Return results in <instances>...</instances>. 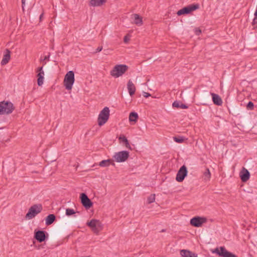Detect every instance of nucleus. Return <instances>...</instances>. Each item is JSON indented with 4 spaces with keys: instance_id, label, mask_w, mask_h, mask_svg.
<instances>
[{
    "instance_id": "10",
    "label": "nucleus",
    "mask_w": 257,
    "mask_h": 257,
    "mask_svg": "<svg viewBox=\"0 0 257 257\" xmlns=\"http://www.w3.org/2000/svg\"><path fill=\"white\" fill-rule=\"evenodd\" d=\"M37 77V84L39 86H42L44 83L45 72L43 66L38 67L36 70Z\"/></svg>"
},
{
    "instance_id": "24",
    "label": "nucleus",
    "mask_w": 257,
    "mask_h": 257,
    "mask_svg": "<svg viewBox=\"0 0 257 257\" xmlns=\"http://www.w3.org/2000/svg\"><path fill=\"white\" fill-rule=\"evenodd\" d=\"M110 164L114 165V163L110 159L104 160L99 163V166L101 167H108Z\"/></svg>"
},
{
    "instance_id": "7",
    "label": "nucleus",
    "mask_w": 257,
    "mask_h": 257,
    "mask_svg": "<svg viewBox=\"0 0 257 257\" xmlns=\"http://www.w3.org/2000/svg\"><path fill=\"white\" fill-rule=\"evenodd\" d=\"M42 210V206L41 204H35L32 206L26 215V218L31 219L34 218L37 214L41 212Z\"/></svg>"
},
{
    "instance_id": "20",
    "label": "nucleus",
    "mask_w": 257,
    "mask_h": 257,
    "mask_svg": "<svg viewBox=\"0 0 257 257\" xmlns=\"http://www.w3.org/2000/svg\"><path fill=\"white\" fill-rule=\"evenodd\" d=\"M211 95L212 97V100L213 103L217 105H221L222 104V100L221 97L217 94L211 93Z\"/></svg>"
},
{
    "instance_id": "16",
    "label": "nucleus",
    "mask_w": 257,
    "mask_h": 257,
    "mask_svg": "<svg viewBox=\"0 0 257 257\" xmlns=\"http://www.w3.org/2000/svg\"><path fill=\"white\" fill-rule=\"evenodd\" d=\"M35 238L40 242L44 241L46 239L45 231L39 230L35 232Z\"/></svg>"
},
{
    "instance_id": "26",
    "label": "nucleus",
    "mask_w": 257,
    "mask_h": 257,
    "mask_svg": "<svg viewBox=\"0 0 257 257\" xmlns=\"http://www.w3.org/2000/svg\"><path fill=\"white\" fill-rule=\"evenodd\" d=\"M204 180L205 181H208L211 178V173L208 168H207L205 171L203 173Z\"/></svg>"
},
{
    "instance_id": "27",
    "label": "nucleus",
    "mask_w": 257,
    "mask_h": 257,
    "mask_svg": "<svg viewBox=\"0 0 257 257\" xmlns=\"http://www.w3.org/2000/svg\"><path fill=\"white\" fill-rule=\"evenodd\" d=\"M172 105L173 107H175L176 108H181L183 109H186L188 107L185 104H180L179 102L177 101H174Z\"/></svg>"
},
{
    "instance_id": "33",
    "label": "nucleus",
    "mask_w": 257,
    "mask_h": 257,
    "mask_svg": "<svg viewBox=\"0 0 257 257\" xmlns=\"http://www.w3.org/2000/svg\"><path fill=\"white\" fill-rule=\"evenodd\" d=\"M130 36L128 35H126L124 36L123 38V41L125 43H127L130 41Z\"/></svg>"
},
{
    "instance_id": "2",
    "label": "nucleus",
    "mask_w": 257,
    "mask_h": 257,
    "mask_svg": "<svg viewBox=\"0 0 257 257\" xmlns=\"http://www.w3.org/2000/svg\"><path fill=\"white\" fill-rule=\"evenodd\" d=\"M110 116V109L108 107H104L99 112L97 119L99 126L104 125L108 120Z\"/></svg>"
},
{
    "instance_id": "38",
    "label": "nucleus",
    "mask_w": 257,
    "mask_h": 257,
    "mask_svg": "<svg viewBox=\"0 0 257 257\" xmlns=\"http://www.w3.org/2000/svg\"><path fill=\"white\" fill-rule=\"evenodd\" d=\"M43 16V14H42L40 16V21H41V20L42 19Z\"/></svg>"
},
{
    "instance_id": "17",
    "label": "nucleus",
    "mask_w": 257,
    "mask_h": 257,
    "mask_svg": "<svg viewBox=\"0 0 257 257\" xmlns=\"http://www.w3.org/2000/svg\"><path fill=\"white\" fill-rule=\"evenodd\" d=\"M132 19L134 23L138 26H141L143 25V18L139 14H134L132 15Z\"/></svg>"
},
{
    "instance_id": "36",
    "label": "nucleus",
    "mask_w": 257,
    "mask_h": 257,
    "mask_svg": "<svg viewBox=\"0 0 257 257\" xmlns=\"http://www.w3.org/2000/svg\"><path fill=\"white\" fill-rule=\"evenodd\" d=\"M47 59H48V57L45 56V58L43 59H40V61H44V60H46Z\"/></svg>"
},
{
    "instance_id": "8",
    "label": "nucleus",
    "mask_w": 257,
    "mask_h": 257,
    "mask_svg": "<svg viewBox=\"0 0 257 257\" xmlns=\"http://www.w3.org/2000/svg\"><path fill=\"white\" fill-rule=\"evenodd\" d=\"M207 222V218L204 217L196 216L190 221V224L194 227H201L202 225Z\"/></svg>"
},
{
    "instance_id": "32",
    "label": "nucleus",
    "mask_w": 257,
    "mask_h": 257,
    "mask_svg": "<svg viewBox=\"0 0 257 257\" xmlns=\"http://www.w3.org/2000/svg\"><path fill=\"white\" fill-rule=\"evenodd\" d=\"M201 32V30L199 28H196L195 29V33L196 35H200Z\"/></svg>"
},
{
    "instance_id": "18",
    "label": "nucleus",
    "mask_w": 257,
    "mask_h": 257,
    "mask_svg": "<svg viewBox=\"0 0 257 257\" xmlns=\"http://www.w3.org/2000/svg\"><path fill=\"white\" fill-rule=\"evenodd\" d=\"M181 257H198L197 254L187 249H182L180 252Z\"/></svg>"
},
{
    "instance_id": "31",
    "label": "nucleus",
    "mask_w": 257,
    "mask_h": 257,
    "mask_svg": "<svg viewBox=\"0 0 257 257\" xmlns=\"http://www.w3.org/2000/svg\"><path fill=\"white\" fill-rule=\"evenodd\" d=\"M174 140L176 142H177V143H182L184 141V139L182 138H178L175 137L174 138Z\"/></svg>"
},
{
    "instance_id": "22",
    "label": "nucleus",
    "mask_w": 257,
    "mask_h": 257,
    "mask_svg": "<svg viewBox=\"0 0 257 257\" xmlns=\"http://www.w3.org/2000/svg\"><path fill=\"white\" fill-rule=\"evenodd\" d=\"M107 0H90L89 5L92 7H100L106 2Z\"/></svg>"
},
{
    "instance_id": "5",
    "label": "nucleus",
    "mask_w": 257,
    "mask_h": 257,
    "mask_svg": "<svg viewBox=\"0 0 257 257\" xmlns=\"http://www.w3.org/2000/svg\"><path fill=\"white\" fill-rule=\"evenodd\" d=\"M86 224L92 231L96 234H98L103 228V225L101 221L96 219H92L87 221Z\"/></svg>"
},
{
    "instance_id": "1",
    "label": "nucleus",
    "mask_w": 257,
    "mask_h": 257,
    "mask_svg": "<svg viewBox=\"0 0 257 257\" xmlns=\"http://www.w3.org/2000/svg\"><path fill=\"white\" fill-rule=\"evenodd\" d=\"M128 69V67L125 64H116L110 70V74L112 77L117 78L123 75Z\"/></svg>"
},
{
    "instance_id": "25",
    "label": "nucleus",
    "mask_w": 257,
    "mask_h": 257,
    "mask_svg": "<svg viewBox=\"0 0 257 257\" xmlns=\"http://www.w3.org/2000/svg\"><path fill=\"white\" fill-rule=\"evenodd\" d=\"M56 219V217L53 214H49L45 218V223L47 225L52 224Z\"/></svg>"
},
{
    "instance_id": "3",
    "label": "nucleus",
    "mask_w": 257,
    "mask_h": 257,
    "mask_svg": "<svg viewBox=\"0 0 257 257\" xmlns=\"http://www.w3.org/2000/svg\"><path fill=\"white\" fill-rule=\"evenodd\" d=\"M75 82V74L73 71H69L65 74L63 80L65 88L68 91H71Z\"/></svg>"
},
{
    "instance_id": "35",
    "label": "nucleus",
    "mask_w": 257,
    "mask_h": 257,
    "mask_svg": "<svg viewBox=\"0 0 257 257\" xmlns=\"http://www.w3.org/2000/svg\"><path fill=\"white\" fill-rule=\"evenodd\" d=\"M26 0H22V9L24 11V6L25 5Z\"/></svg>"
},
{
    "instance_id": "37",
    "label": "nucleus",
    "mask_w": 257,
    "mask_h": 257,
    "mask_svg": "<svg viewBox=\"0 0 257 257\" xmlns=\"http://www.w3.org/2000/svg\"><path fill=\"white\" fill-rule=\"evenodd\" d=\"M102 47H98L97 49V51L98 52H100L102 50Z\"/></svg>"
},
{
    "instance_id": "9",
    "label": "nucleus",
    "mask_w": 257,
    "mask_h": 257,
    "mask_svg": "<svg viewBox=\"0 0 257 257\" xmlns=\"http://www.w3.org/2000/svg\"><path fill=\"white\" fill-rule=\"evenodd\" d=\"M199 8V6L198 4L189 5L178 11L177 13V14L178 16H181L184 14H188L198 9Z\"/></svg>"
},
{
    "instance_id": "14",
    "label": "nucleus",
    "mask_w": 257,
    "mask_h": 257,
    "mask_svg": "<svg viewBox=\"0 0 257 257\" xmlns=\"http://www.w3.org/2000/svg\"><path fill=\"white\" fill-rule=\"evenodd\" d=\"M239 176L241 181L245 182L249 179L250 173L246 169L243 167L239 173Z\"/></svg>"
},
{
    "instance_id": "11",
    "label": "nucleus",
    "mask_w": 257,
    "mask_h": 257,
    "mask_svg": "<svg viewBox=\"0 0 257 257\" xmlns=\"http://www.w3.org/2000/svg\"><path fill=\"white\" fill-rule=\"evenodd\" d=\"M187 167L185 165L182 166L177 173L176 181L179 182H182L187 176Z\"/></svg>"
},
{
    "instance_id": "13",
    "label": "nucleus",
    "mask_w": 257,
    "mask_h": 257,
    "mask_svg": "<svg viewBox=\"0 0 257 257\" xmlns=\"http://www.w3.org/2000/svg\"><path fill=\"white\" fill-rule=\"evenodd\" d=\"M80 199L81 203L86 208H90L92 206V202L85 193L80 195Z\"/></svg>"
},
{
    "instance_id": "15",
    "label": "nucleus",
    "mask_w": 257,
    "mask_h": 257,
    "mask_svg": "<svg viewBox=\"0 0 257 257\" xmlns=\"http://www.w3.org/2000/svg\"><path fill=\"white\" fill-rule=\"evenodd\" d=\"M126 86L129 94L131 96H133L136 91V87L135 84L133 83L132 80H129L127 81Z\"/></svg>"
},
{
    "instance_id": "34",
    "label": "nucleus",
    "mask_w": 257,
    "mask_h": 257,
    "mask_svg": "<svg viewBox=\"0 0 257 257\" xmlns=\"http://www.w3.org/2000/svg\"><path fill=\"white\" fill-rule=\"evenodd\" d=\"M143 96L146 97V98H147L149 96H151V94L148 92H143Z\"/></svg>"
},
{
    "instance_id": "6",
    "label": "nucleus",
    "mask_w": 257,
    "mask_h": 257,
    "mask_svg": "<svg viewBox=\"0 0 257 257\" xmlns=\"http://www.w3.org/2000/svg\"><path fill=\"white\" fill-rule=\"evenodd\" d=\"M130 157V153L127 151H121L114 153L112 158L113 161L120 163L126 161Z\"/></svg>"
},
{
    "instance_id": "29",
    "label": "nucleus",
    "mask_w": 257,
    "mask_h": 257,
    "mask_svg": "<svg viewBox=\"0 0 257 257\" xmlns=\"http://www.w3.org/2000/svg\"><path fill=\"white\" fill-rule=\"evenodd\" d=\"M76 213V211L71 208H67L66 209V214L67 216H70Z\"/></svg>"
},
{
    "instance_id": "21",
    "label": "nucleus",
    "mask_w": 257,
    "mask_h": 257,
    "mask_svg": "<svg viewBox=\"0 0 257 257\" xmlns=\"http://www.w3.org/2000/svg\"><path fill=\"white\" fill-rule=\"evenodd\" d=\"M11 58L10 51L7 49L6 53L4 55L3 58L1 61V64L2 65H6L10 61Z\"/></svg>"
},
{
    "instance_id": "23",
    "label": "nucleus",
    "mask_w": 257,
    "mask_h": 257,
    "mask_svg": "<svg viewBox=\"0 0 257 257\" xmlns=\"http://www.w3.org/2000/svg\"><path fill=\"white\" fill-rule=\"evenodd\" d=\"M118 140L124 144L125 147L127 149H128L130 150H132L128 140L124 135H120L118 138Z\"/></svg>"
},
{
    "instance_id": "4",
    "label": "nucleus",
    "mask_w": 257,
    "mask_h": 257,
    "mask_svg": "<svg viewBox=\"0 0 257 257\" xmlns=\"http://www.w3.org/2000/svg\"><path fill=\"white\" fill-rule=\"evenodd\" d=\"M15 109V106L12 102L9 101L0 102V114L7 115L11 114Z\"/></svg>"
},
{
    "instance_id": "12",
    "label": "nucleus",
    "mask_w": 257,
    "mask_h": 257,
    "mask_svg": "<svg viewBox=\"0 0 257 257\" xmlns=\"http://www.w3.org/2000/svg\"><path fill=\"white\" fill-rule=\"evenodd\" d=\"M213 252L216 253L219 256H222V257H237L235 254L232 253L228 251L223 247H220V248H217Z\"/></svg>"
},
{
    "instance_id": "28",
    "label": "nucleus",
    "mask_w": 257,
    "mask_h": 257,
    "mask_svg": "<svg viewBox=\"0 0 257 257\" xmlns=\"http://www.w3.org/2000/svg\"><path fill=\"white\" fill-rule=\"evenodd\" d=\"M147 201L149 204L153 203L155 201V194H151L147 199Z\"/></svg>"
},
{
    "instance_id": "19",
    "label": "nucleus",
    "mask_w": 257,
    "mask_h": 257,
    "mask_svg": "<svg viewBox=\"0 0 257 257\" xmlns=\"http://www.w3.org/2000/svg\"><path fill=\"white\" fill-rule=\"evenodd\" d=\"M139 118L138 114L136 112H131L128 116V120L131 124H135L138 121Z\"/></svg>"
},
{
    "instance_id": "30",
    "label": "nucleus",
    "mask_w": 257,
    "mask_h": 257,
    "mask_svg": "<svg viewBox=\"0 0 257 257\" xmlns=\"http://www.w3.org/2000/svg\"><path fill=\"white\" fill-rule=\"evenodd\" d=\"M253 103L252 102L249 101L247 105V108L251 110L253 108Z\"/></svg>"
}]
</instances>
